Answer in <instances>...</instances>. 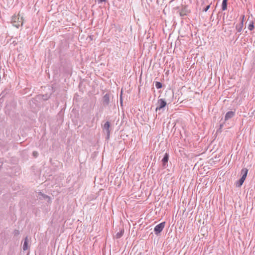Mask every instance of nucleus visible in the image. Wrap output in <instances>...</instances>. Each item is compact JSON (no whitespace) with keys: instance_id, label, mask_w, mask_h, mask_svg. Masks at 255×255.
Segmentation results:
<instances>
[{"instance_id":"obj_4","label":"nucleus","mask_w":255,"mask_h":255,"mask_svg":"<svg viewBox=\"0 0 255 255\" xmlns=\"http://www.w3.org/2000/svg\"><path fill=\"white\" fill-rule=\"evenodd\" d=\"M166 105V102L163 99H158L157 103V107L156 108V111L160 110L165 107Z\"/></svg>"},{"instance_id":"obj_14","label":"nucleus","mask_w":255,"mask_h":255,"mask_svg":"<svg viewBox=\"0 0 255 255\" xmlns=\"http://www.w3.org/2000/svg\"><path fill=\"white\" fill-rule=\"evenodd\" d=\"M254 22L253 21H251V23H250V24L249 25L248 29L250 30H252L254 29Z\"/></svg>"},{"instance_id":"obj_9","label":"nucleus","mask_w":255,"mask_h":255,"mask_svg":"<svg viewBox=\"0 0 255 255\" xmlns=\"http://www.w3.org/2000/svg\"><path fill=\"white\" fill-rule=\"evenodd\" d=\"M110 123L109 122H106L105 123V124L104 125V127H103V129L106 131L108 136H109V135H110Z\"/></svg>"},{"instance_id":"obj_8","label":"nucleus","mask_w":255,"mask_h":255,"mask_svg":"<svg viewBox=\"0 0 255 255\" xmlns=\"http://www.w3.org/2000/svg\"><path fill=\"white\" fill-rule=\"evenodd\" d=\"M169 155L167 152L165 153L163 158L162 159V165L163 167H166V164L168 161Z\"/></svg>"},{"instance_id":"obj_17","label":"nucleus","mask_w":255,"mask_h":255,"mask_svg":"<svg viewBox=\"0 0 255 255\" xmlns=\"http://www.w3.org/2000/svg\"><path fill=\"white\" fill-rule=\"evenodd\" d=\"M32 154H33V155L35 157H37L38 154V153L37 151H33Z\"/></svg>"},{"instance_id":"obj_10","label":"nucleus","mask_w":255,"mask_h":255,"mask_svg":"<svg viewBox=\"0 0 255 255\" xmlns=\"http://www.w3.org/2000/svg\"><path fill=\"white\" fill-rule=\"evenodd\" d=\"M28 237H26V238L24 239V242L23 247H22V249H23V251H26L28 249Z\"/></svg>"},{"instance_id":"obj_12","label":"nucleus","mask_w":255,"mask_h":255,"mask_svg":"<svg viewBox=\"0 0 255 255\" xmlns=\"http://www.w3.org/2000/svg\"><path fill=\"white\" fill-rule=\"evenodd\" d=\"M124 230H121L120 232H118L116 235V238L117 239L121 238L124 235Z\"/></svg>"},{"instance_id":"obj_11","label":"nucleus","mask_w":255,"mask_h":255,"mask_svg":"<svg viewBox=\"0 0 255 255\" xmlns=\"http://www.w3.org/2000/svg\"><path fill=\"white\" fill-rule=\"evenodd\" d=\"M227 1L228 0H223L222 3V9L223 10H225L227 9Z\"/></svg>"},{"instance_id":"obj_7","label":"nucleus","mask_w":255,"mask_h":255,"mask_svg":"<svg viewBox=\"0 0 255 255\" xmlns=\"http://www.w3.org/2000/svg\"><path fill=\"white\" fill-rule=\"evenodd\" d=\"M110 102V97L108 94H105L103 98V103L104 106H108Z\"/></svg>"},{"instance_id":"obj_6","label":"nucleus","mask_w":255,"mask_h":255,"mask_svg":"<svg viewBox=\"0 0 255 255\" xmlns=\"http://www.w3.org/2000/svg\"><path fill=\"white\" fill-rule=\"evenodd\" d=\"M235 115V112L233 111H229L228 112L225 116V121H228V120L231 119Z\"/></svg>"},{"instance_id":"obj_16","label":"nucleus","mask_w":255,"mask_h":255,"mask_svg":"<svg viewBox=\"0 0 255 255\" xmlns=\"http://www.w3.org/2000/svg\"><path fill=\"white\" fill-rule=\"evenodd\" d=\"M210 4L207 5L204 9V11H205V12H206L210 8Z\"/></svg>"},{"instance_id":"obj_1","label":"nucleus","mask_w":255,"mask_h":255,"mask_svg":"<svg viewBox=\"0 0 255 255\" xmlns=\"http://www.w3.org/2000/svg\"><path fill=\"white\" fill-rule=\"evenodd\" d=\"M248 172V170L246 168H244L242 169L241 174L242 176V177L240 178V179L238 181H237L235 183V185H236V187H240L243 185V183L244 182V181L247 177Z\"/></svg>"},{"instance_id":"obj_5","label":"nucleus","mask_w":255,"mask_h":255,"mask_svg":"<svg viewBox=\"0 0 255 255\" xmlns=\"http://www.w3.org/2000/svg\"><path fill=\"white\" fill-rule=\"evenodd\" d=\"M244 18H245V15H243L242 16V20H241V22L239 24H237L236 26V29L237 31L239 32H241L243 30Z\"/></svg>"},{"instance_id":"obj_15","label":"nucleus","mask_w":255,"mask_h":255,"mask_svg":"<svg viewBox=\"0 0 255 255\" xmlns=\"http://www.w3.org/2000/svg\"><path fill=\"white\" fill-rule=\"evenodd\" d=\"M13 234L14 236H17L19 235L20 232L17 230H15L13 231Z\"/></svg>"},{"instance_id":"obj_18","label":"nucleus","mask_w":255,"mask_h":255,"mask_svg":"<svg viewBox=\"0 0 255 255\" xmlns=\"http://www.w3.org/2000/svg\"><path fill=\"white\" fill-rule=\"evenodd\" d=\"M107 0H98L99 3H101L103 1H106Z\"/></svg>"},{"instance_id":"obj_13","label":"nucleus","mask_w":255,"mask_h":255,"mask_svg":"<svg viewBox=\"0 0 255 255\" xmlns=\"http://www.w3.org/2000/svg\"><path fill=\"white\" fill-rule=\"evenodd\" d=\"M155 87L157 89H160L162 87V83L160 82H155Z\"/></svg>"},{"instance_id":"obj_2","label":"nucleus","mask_w":255,"mask_h":255,"mask_svg":"<svg viewBox=\"0 0 255 255\" xmlns=\"http://www.w3.org/2000/svg\"><path fill=\"white\" fill-rule=\"evenodd\" d=\"M11 23L16 28H19L23 25V19L21 17L20 19L19 15H14L11 17Z\"/></svg>"},{"instance_id":"obj_3","label":"nucleus","mask_w":255,"mask_h":255,"mask_svg":"<svg viewBox=\"0 0 255 255\" xmlns=\"http://www.w3.org/2000/svg\"><path fill=\"white\" fill-rule=\"evenodd\" d=\"M165 225V222H163L156 225L154 229L155 234L158 235L163 230Z\"/></svg>"}]
</instances>
